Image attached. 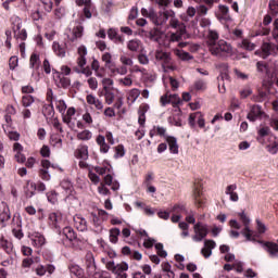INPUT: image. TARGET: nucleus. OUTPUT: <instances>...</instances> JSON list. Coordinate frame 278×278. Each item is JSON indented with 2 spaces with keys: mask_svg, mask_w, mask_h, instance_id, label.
<instances>
[{
  "mask_svg": "<svg viewBox=\"0 0 278 278\" xmlns=\"http://www.w3.org/2000/svg\"><path fill=\"white\" fill-rule=\"evenodd\" d=\"M141 15L149 18L156 27H162V25H166V23H168V27H179V18H177V13H175V11L172 9H164L157 13L153 8H142Z\"/></svg>",
  "mask_w": 278,
  "mask_h": 278,
  "instance_id": "1",
  "label": "nucleus"
},
{
  "mask_svg": "<svg viewBox=\"0 0 278 278\" xmlns=\"http://www.w3.org/2000/svg\"><path fill=\"white\" fill-rule=\"evenodd\" d=\"M102 86L104 90V101L106 105H112L115 110H121L125 103V94L121 89L110 86H114V79L112 78H103Z\"/></svg>",
  "mask_w": 278,
  "mask_h": 278,
  "instance_id": "2",
  "label": "nucleus"
},
{
  "mask_svg": "<svg viewBox=\"0 0 278 278\" xmlns=\"http://www.w3.org/2000/svg\"><path fill=\"white\" fill-rule=\"evenodd\" d=\"M210 51L212 55H232L233 47H231V43L220 39L216 43H212Z\"/></svg>",
  "mask_w": 278,
  "mask_h": 278,
  "instance_id": "3",
  "label": "nucleus"
},
{
  "mask_svg": "<svg viewBox=\"0 0 278 278\" xmlns=\"http://www.w3.org/2000/svg\"><path fill=\"white\" fill-rule=\"evenodd\" d=\"M239 217L244 227L241 230V236H243L248 242H255V231L249 227V225H251V218H249L244 212L239 213Z\"/></svg>",
  "mask_w": 278,
  "mask_h": 278,
  "instance_id": "4",
  "label": "nucleus"
},
{
  "mask_svg": "<svg viewBox=\"0 0 278 278\" xmlns=\"http://www.w3.org/2000/svg\"><path fill=\"white\" fill-rule=\"evenodd\" d=\"M101 60L104 62L105 68L110 71L113 77H116V73L124 74L126 71L125 67L116 66V63L112 61V53L110 52H104L101 56Z\"/></svg>",
  "mask_w": 278,
  "mask_h": 278,
  "instance_id": "5",
  "label": "nucleus"
},
{
  "mask_svg": "<svg viewBox=\"0 0 278 278\" xmlns=\"http://www.w3.org/2000/svg\"><path fill=\"white\" fill-rule=\"evenodd\" d=\"M155 60L162 62L165 71H177V66L172 64L173 59L170 58V53L164 52L163 50H156Z\"/></svg>",
  "mask_w": 278,
  "mask_h": 278,
  "instance_id": "6",
  "label": "nucleus"
},
{
  "mask_svg": "<svg viewBox=\"0 0 278 278\" xmlns=\"http://www.w3.org/2000/svg\"><path fill=\"white\" fill-rule=\"evenodd\" d=\"M11 23L13 25L14 37L20 40H26L27 39V30H25V28H23V21H21V17L13 15L11 17Z\"/></svg>",
  "mask_w": 278,
  "mask_h": 278,
  "instance_id": "7",
  "label": "nucleus"
},
{
  "mask_svg": "<svg viewBox=\"0 0 278 278\" xmlns=\"http://www.w3.org/2000/svg\"><path fill=\"white\" fill-rule=\"evenodd\" d=\"M61 188L65 191L67 197L65 198L66 203H70V205H77L79 201L75 197V188L73 187V182L70 180H63L61 182Z\"/></svg>",
  "mask_w": 278,
  "mask_h": 278,
  "instance_id": "8",
  "label": "nucleus"
},
{
  "mask_svg": "<svg viewBox=\"0 0 278 278\" xmlns=\"http://www.w3.org/2000/svg\"><path fill=\"white\" fill-rule=\"evenodd\" d=\"M193 231H194V235L192 236L193 242H202L203 239L207 237V233L210 230L207 229V225L203 223H197L193 226Z\"/></svg>",
  "mask_w": 278,
  "mask_h": 278,
  "instance_id": "9",
  "label": "nucleus"
},
{
  "mask_svg": "<svg viewBox=\"0 0 278 278\" xmlns=\"http://www.w3.org/2000/svg\"><path fill=\"white\" fill-rule=\"evenodd\" d=\"M59 236L62 238V242L65 244V247H68L70 242H75V240H77V233L72 227L63 228Z\"/></svg>",
  "mask_w": 278,
  "mask_h": 278,
  "instance_id": "10",
  "label": "nucleus"
},
{
  "mask_svg": "<svg viewBox=\"0 0 278 278\" xmlns=\"http://www.w3.org/2000/svg\"><path fill=\"white\" fill-rule=\"evenodd\" d=\"M172 29H177V31L169 34L168 42H181L184 34H186V25L178 20V26L172 27Z\"/></svg>",
  "mask_w": 278,
  "mask_h": 278,
  "instance_id": "11",
  "label": "nucleus"
},
{
  "mask_svg": "<svg viewBox=\"0 0 278 278\" xmlns=\"http://www.w3.org/2000/svg\"><path fill=\"white\" fill-rule=\"evenodd\" d=\"M87 55H88V48L84 45L79 46L76 52V63L78 68H84V66L88 64V60L86 59Z\"/></svg>",
  "mask_w": 278,
  "mask_h": 278,
  "instance_id": "12",
  "label": "nucleus"
},
{
  "mask_svg": "<svg viewBox=\"0 0 278 278\" xmlns=\"http://www.w3.org/2000/svg\"><path fill=\"white\" fill-rule=\"evenodd\" d=\"M106 269L111 270L113 275H123L125 271L129 270V265L127 263L114 264V261H109L106 263Z\"/></svg>",
  "mask_w": 278,
  "mask_h": 278,
  "instance_id": "13",
  "label": "nucleus"
},
{
  "mask_svg": "<svg viewBox=\"0 0 278 278\" xmlns=\"http://www.w3.org/2000/svg\"><path fill=\"white\" fill-rule=\"evenodd\" d=\"M76 110L75 108L71 106L67 109L66 112H64L62 114V121L65 125H67V127L70 129H72V131H74L75 129V119L73 118V116L76 114Z\"/></svg>",
  "mask_w": 278,
  "mask_h": 278,
  "instance_id": "14",
  "label": "nucleus"
},
{
  "mask_svg": "<svg viewBox=\"0 0 278 278\" xmlns=\"http://www.w3.org/2000/svg\"><path fill=\"white\" fill-rule=\"evenodd\" d=\"M29 66L33 68L31 77L35 81H38L40 79V73L38 72V68H40V56L38 54H31Z\"/></svg>",
  "mask_w": 278,
  "mask_h": 278,
  "instance_id": "15",
  "label": "nucleus"
},
{
  "mask_svg": "<svg viewBox=\"0 0 278 278\" xmlns=\"http://www.w3.org/2000/svg\"><path fill=\"white\" fill-rule=\"evenodd\" d=\"M53 79H54L55 86H58V88H68L71 86V78L65 77L60 72L53 73Z\"/></svg>",
  "mask_w": 278,
  "mask_h": 278,
  "instance_id": "16",
  "label": "nucleus"
},
{
  "mask_svg": "<svg viewBox=\"0 0 278 278\" xmlns=\"http://www.w3.org/2000/svg\"><path fill=\"white\" fill-rule=\"evenodd\" d=\"M24 148L23 144L20 142H15L13 144V153H14V159L18 164H25L27 162V157H25V154H23Z\"/></svg>",
  "mask_w": 278,
  "mask_h": 278,
  "instance_id": "17",
  "label": "nucleus"
},
{
  "mask_svg": "<svg viewBox=\"0 0 278 278\" xmlns=\"http://www.w3.org/2000/svg\"><path fill=\"white\" fill-rule=\"evenodd\" d=\"M86 266L89 277L97 275V265L94 264V255L91 252L86 254Z\"/></svg>",
  "mask_w": 278,
  "mask_h": 278,
  "instance_id": "18",
  "label": "nucleus"
},
{
  "mask_svg": "<svg viewBox=\"0 0 278 278\" xmlns=\"http://www.w3.org/2000/svg\"><path fill=\"white\" fill-rule=\"evenodd\" d=\"M42 168L40 169V177L43 181H49L51 179V175L49 174V168H58V165H51L49 160L41 161Z\"/></svg>",
  "mask_w": 278,
  "mask_h": 278,
  "instance_id": "19",
  "label": "nucleus"
},
{
  "mask_svg": "<svg viewBox=\"0 0 278 278\" xmlns=\"http://www.w3.org/2000/svg\"><path fill=\"white\" fill-rule=\"evenodd\" d=\"M119 62L122 65L117 66V68H125V72H124V74L116 73V75L125 76L129 72L127 70V66H134V59L129 58V55H127V54H122V55H119Z\"/></svg>",
  "mask_w": 278,
  "mask_h": 278,
  "instance_id": "20",
  "label": "nucleus"
},
{
  "mask_svg": "<svg viewBox=\"0 0 278 278\" xmlns=\"http://www.w3.org/2000/svg\"><path fill=\"white\" fill-rule=\"evenodd\" d=\"M126 47L128 51H131V53H140V51H142V49L144 48L140 39L128 40Z\"/></svg>",
  "mask_w": 278,
  "mask_h": 278,
  "instance_id": "21",
  "label": "nucleus"
},
{
  "mask_svg": "<svg viewBox=\"0 0 278 278\" xmlns=\"http://www.w3.org/2000/svg\"><path fill=\"white\" fill-rule=\"evenodd\" d=\"M84 36V26L77 25L75 26L70 33L67 34L68 40L71 42H75L78 38H81Z\"/></svg>",
  "mask_w": 278,
  "mask_h": 278,
  "instance_id": "22",
  "label": "nucleus"
},
{
  "mask_svg": "<svg viewBox=\"0 0 278 278\" xmlns=\"http://www.w3.org/2000/svg\"><path fill=\"white\" fill-rule=\"evenodd\" d=\"M213 249H216V242L214 240H205L204 247L201 250V254L203 257H211Z\"/></svg>",
  "mask_w": 278,
  "mask_h": 278,
  "instance_id": "23",
  "label": "nucleus"
},
{
  "mask_svg": "<svg viewBox=\"0 0 278 278\" xmlns=\"http://www.w3.org/2000/svg\"><path fill=\"white\" fill-rule=\"evenodd\" d=\"M218 10L219 12L217 14V18L219 21H225V23H229V21H231V15H229V7L219 4Z\"/></svg>",
  "mask_w": 278,
  "mask_h": 278,
  "instance_id": "24",
  "label": "nucleus"
},
{
  "mask_svg": "<svg viewBox=\"0 0 278 278\" xmlns=\"http://www.w3.org/2000/svg\"><path fill=\"white\" fill-rule=\"evenodd\" d=\"M170 212L173 213L172 223H179L182 212H186V207L176 204L170 208Z\"/></svg>",
  "mask_w": 278,
  "mask_h": 278,
  "instance_id": "25",
  "label": "nucleus"
},
{
  "mask_svg": "<svg viewBox=\"0 0 278 278\" xmlns=\"http://www.w3.org/2000/svg\"><path fill=\"white\" fill-rule=\"evenodd\" d=\"M74 225L78 231H86L88 229V222L81 215L74 216Z\"/></svg>",
  "mask_w": 278,
  "mask_h": 278,
  "instance_id": "26",
  "label": "nucleus"
},
{
  "mask_svg": "<svg viewBox=\"0 0 278 278\" xmlns=\"http://www.w3.org/2000/svg\"><path fill=\"white\" fill-rule=\"evenodd\" d=\"M260 116H262V106L253 105L251 108V111L248 113L247 118H248V121L255 123V121H257V118H260Z\"/></svg>",
  "mask_w": 278,
  "mask_h": 278,
  "instance_id": "27",
  "label": "nucleus"
},
{
  "mask_svg": "<svg viewBox=\"0 0 278 278\" xmlns=\"http://www.w3.org/2000/svg\"><path fill=\"white\" fill-rule=\"evenodd\" d=\"M265 251L269 254V257L275 258L278 257V244L274 242H265L263 243Z\"/></svg>",
  "mask_w": 278,
  "mask_h": 278,
  "instance_id": "28",
  "label": "nucleus"
},
{
  "mask_svg": "<svg viewBox=\"0 0 278 278\" xmlns=\"http://www.w3.org/2000/svg\"><path fill=\"white\" fill-rule=\"evenodd\" d=\"M166 142L169 147V152L173 153V155L179 154V144L177 143V138L175 137H166Z\"/></svg>",
  "mask_w": 278,
  "mask_h": 278,
  "instance_id": "29",
  "label": "nucleus"
},
{
  "mask_svg": "<svg viewBox=\"0 0 278 278\" xmlns=\"http://www.w3.org/2000/svg\"><path fill=\"white\" fill-rule=\"evenodd\" d=\"M12 218V213H10V206L5 202L1 203V213H0V220L1 223H8Z\"/></svg>",
  "mask_w": 278,
  "mask_h": 278,
  "instance_id": "30",
  "label": "nucleus"
},
{
  "mask_svg": "<svg viewBox=\"0 0 278 278\" xmlns=\"http://www.w3.org/2000/svg\"><path fill=\"white\" fill-rule=\"evenodd\" d=\"M75 157H77V160H88V146L86 144H80L78 146V148L75 151Z\"/></svg>",
  "mask_w": 278,
  "mask_h": 278,
  "instance_id": "31",
  "label": "nucleus"
},
{
  "mask_svg": "<svg viewBox=\"0 0 278 278\" xmlns=\"http://www.w3.org/2000/svg\"><path fill=\"white\" fill-rule=\"evenodd\" d=\"M86 101L89 105H94L96 110H103V101L99 100V98L94 97L93 94H88L86 97Z\"/></svg>",
  "mask_w": 278,
  "mask_h": 278,
  "instance_id": "32",
  "label": "nucleus"
},
{
  "mask_svg": "<svg viewBox=\"0 0 278 278\" xmlns=\"http://www.w3.org/2000/svg\"><path fill=\"white\" fill-rule=\"evenodd\" d=\"M49 220H50V225L55 227V229H59V227H62V214L50 213Z\"/></svg>",
  "mask_w": 278,
  "mask_h": 278,
  "instance_id": "33",
  "label": "nucleus"
},
{
  "mask_svg": "<svg viewBox=\"0 0 278 278\" xmlns=\"http://www.w3.org/2000/svg\"><path fill=\"white\" fill-rule=\"evenodd\" d=\"M202 194H203V192L201 191V185H194L193 198H194V201H195V205L198 207H201L203 205V199H201Z\"/></svg>",
  "mask_w": 278,
  "mask_h": 278,
  "instance_id": "34",
  "label": "nucleus"
},
{
  "mask_svg": "<svg viewBox=\"0 0 278 278\" xmlns=\"http://www.w3.org/2000/svg\"><path fill=\"white\" fill-rule=\"evenodd\" d=\"M238 186L236 185H229L226 188V194L230 195V201H232L233 203H238V201L240 200V198L238 197V192H236Z\"/></svg>",
  "mask_w": 278,
  "mask_h": 278,
  "instance_id": "35",
  "label": "nucleus"
},
{
  "mask_svg": "<svg viewBox=\"0 0 278 278\" xmlns=\"http://www.w3.org/2000/svg\"><path fill=\"white\" fill-rule=\"evenodd\" d=\"M30 240H31V244L33 247H42V244H45V236H42L39 232H34L33 235H30Z\"/></svg>",
  "mask_w": 278,
  "mask_h": 278,
  "instance_id": "36",
  "label": "nucleus"
},
{
  "mask_svg": "<svg viewBox=\"0 0 278 278\" xmlns=\"http://www.w3.org/2000/svg\"><path fill=\"white\" fill-rule=\"evenodd\" d=\"M52 50L58 58H66V49L62 47L58 41L52 45Z\"/></svg>",
  "mask_w": 278,
  "mask_h": 278,
  "instance_id": "37",
  "label": "nucleus"
},
{
  "mask_svg": "<svg viewBox=\"0 0 278 278\" xmlns=\"http://www.w3.org/2000/svg\"><path fill=\"white\" fill-rule=\"evenodd\" d=\"M197 9L194 7H188L186 14L187 15H181L180 18L181 21H184L185 23H188V21H190V18H194V16H197Z\"/></svg>",
  "mask_w": 278,
  "mask_h": 278,
  "instance_id": "38",
  "label": "nucleus"
},
{
  "mask_svg": "<svg viewBox=\"0 0 278 278\" xmlns=\"http://www.w3.org/2000/svg\"><path fill=\"white\" fill-rule=\"evenodd\" d=\"M104 186H111V189L113 190H118V188H121V185L118 184V181L113 180L112 175L108 174L104 177Z\"/></svg>",
  "mask_w": 278,
  "mask_h": 278,
  "instance_id": "39",
  "label": "nucleus"
},
{
  "mask_svg": "<svg viewBox=\"0 0 278 278\" xmlns=\"http://www.w3.org/2000/svg\"><path fill=\"white\" fill-rule=\"evenodd\" d=\"M77 140H83L84 142H88V140H92V131L85 129L79 131L76 135Z\"/></svg>",
  "mask_w": 278,
  "mask_h": 278,
  "instance_id": "40",
  "label": "nucleus"
},
{
  "mask_svg": "<svg viewBox=\"0 0 278 278\" xmlns=\"http://www.w3.org/2000/svg\"><path fill=\"white\" fill-rule=\"evenodd\" d=\"M218 68L220 71V76L218 77V79L222 80H228L229 79V65H227L226 63L219 64Z\"/></svg>",
  "mask_w": 278,
  "mask_h": 278,
  "instance_id": "41",
  "label": "nucleus"
},
{
  "mask_svg": "<svg viewBox=\"0 0 278 278\" xmlns=\"http://www.w3.org/2000/svg\"><path fill=\"white\" fill-rule=\"evenodd\" d=\"M138 97H140V90L137 88L130 89L127 92V100L130 103H136V101H138Z\"/></svg>",
  "mask_w": 278,
  "mask_h": 278,
  "instance_id": "42",
  "label": "nucleus"
},
{
  "mask_svg": "<svg viewBox=\"0 0 278 278\" xmlns=\"http://www.w3.org/2000/svg\"><path fill=\"white\" fill-rule=\"evenodd\" d=\"M174 53L176 56L179 58V60H182V62H188L193 59V56L190 55V53H188L184 50L176 49V50H174Z\"/></svg>",
  "mask_w": 278,
  "mask_h": 278,
  "instance_id": "43",
  "label": "nucleus"
},
{
  "mask_svg": "<svg viewBox=\"0 0 278 278\" xmlns=\"http://www.w3.org/2000/svg\"><path fill=\"white\" fill-rule=\"evenodd\" d=\"M151 40H154L159 45H162V38H166V35H164L162 31L154 29L150 33Z\"/></svg>",
  "mask_w": 278,
  "mask_h": 278,
  "instance_id": "44",
  "label": "nucleus"
},
{
  "mask_svg": "<svg viewBox=\"0 0 278 278\" xmlns=\"http://www.w3.org/2000/svg\"><path fill=\"white\" fill-rule=\"evenodd\" d=\"M70 273L77 278H86V276L84 275V270L78 265H71Z\"/></svg>",
  "mask_w": 278,
  "mask_h": 278,
  "instance_id": "45",
  "label": "nucleus"
},
{
  "mask_svg": "<svg viewBox=\"0 0 278 278\" xmlns=\"http://www.w3.org/2000/svg\"><path fill=\"white\" fill-rule=\"evenodd\" d=\"M117 83L119 86H125L126 88H131V86H134V79L131 78V75H127L124 78L117 79Z\"/></svg>",
  "mask_w": 278,
  "mask_h": 278,
  "instance_id": "46",
  "label": "nucleus"
},
{
  "mask_svg": "<svg viewBox=\"0 0 278 278\" xmlns=\"http://www.w3.org/2000/svg\"><path fill=\"white\" fill-rule=\"evenodd\" d=\"M118 236H121V229L112 228L110 230V242L116 244V242H118Z\"/></svg>",
  "mask_w": 278,
  "mask_h": 278,
  "instance_id": "47",
  "label": "nucleus"
},
{
  "mask_svg": "<svg viewBox=\"0 0 278 278\" xmlns=\"http://www.w3.org/2000/svg\"><path fill=\"white\" fill-rule=\"evenodd\" d=\"M53 102H54V105H55L58 112H60L61 115L64 112H66L67 106H66V102H64V100L54 99Z\"/></svg>",
  "mask_w": 278,
  "mask_h": 278,
  "instance_id": "48",
  "label": "nucleus"
},
{
  "mask_svg": "<svg viewBox=\"0 0 278 278\" xmlns=\"http://www.w3.org/2000/svg\"><path fill=\"white\" fill-rule=\"evenodd\" d=\"M218 41V33L216 30H208V47L216 45Z\"/></svg>",
  "mask_w": 278,
  "mask_h": 278,
  "instance_id": "49",
  "label": "nucleus"
},
{
  "mask_svg": "<svg viewBox=\"0 0 278 278\" xmlns=\"http://www.w3.org/2000/svg\"><path fill=\"white\" fill-rule=\"evenodd\" d=\"M262 58L266 59L267 55H270V52L273 51V45L268 42H264L262 45Z\"/></svg>",
  "mask_w": 278,
  "mask_h": 278,
  "instance_id": "50",
  "label": "nucleus"
},
{
  "mask_svg": "<svg viewBox=\"0 0 278 278\" xmlns=\"http://www.w3.org/2000/svg\"><path fill=\"white\" fill-rule=\"evenodd\" d=\"M241 49H245V51H255V43L251 42L249 39H243L241 42Z\"/></svg>",
  "mask_w": 278,
  "mask_h": 278,
  "instance_id": "51",
  "label": "nucleus"
},
{
  "mask_svg": "<svg viewBox=\"0 0 278 278\" xmlns=\"http://www.w3.org/2000/svg\"><path fill=\"white\" fill-rule=\"evenodd\" d=\"M50 144L52 147H56L58 149H62V138L58 135H52L50 138Z\"/></svg>",
  "mask_w": 278,
  "mask_h": 278,
  "instance_id": "52",
  "label": "nucleus"
},
{
  "mask_svg": "<svg viewBox=\"0 0 278 278\" xmlns=\"http://www.w3.org/2000/svg\"><path fill=\"white\" fill-rule=\"evenodd\" d=\"M108 36L110 40H118L119 42H123V38L118 37V33L114 28L108 30Z\"/></svg>",
  "mask_w": 278,
  "mask_h": 278,
  "instance_id": "53",
  "label": "nucleus"
},
{
  "mask_svg": "<svg viewBox=\"0 0 278 278\" xmlns=\"http://www.w3.org/2000/svg\"><path fill=\"white\" fill-rule=\"evenodd\" d=\"M125 156V147L123 144H118L115 147V154L114 157L118 160V157H124Z\"/></svg>",
  "mask_w": 278,
  "mask_h": 278,
  "instance_id": "54",
  "label": "nucleus"
},
{
  "mask_svg": "<svg viewBox=\"0 0 278 278\" xmlns=\"http://www.w3.org/2000/svg\"><path fill=\"white\" fill-rule=\"evenodd\" d=\"M199 116H201V112L191 113L189 115L190 127H194V125H197V121H199Z\"/></svg>",
  "mask_w": 278,
  "mask_h": 278,
  "instance_id": "55",
  "label": "nucleus"
},
{
  "mask_svg": "<svg viewBox=\"0 0 278 278\" xmlns=\"http://www.w3.org/2000/svg\"><path fill=\"white\" fill-rule=\"evenodd\" d=\"M47 199L49 203H52V205H55V203H58V193L54 190L49 191L47 193Z\"/></svg>",
  "mask_w": 278,
  "mask_h": 278,
  "instance_id": "56",
  "label": "nucleus"
},
{
  "mask_svg": "<svg viewBox=\"0 0 278 278\" xmlns=\"http://www.w3.org/2000/svg\"><path fill=\"white\" fill-rule=\"evenodd\" d=\"M34 98L31 97V96H29V94H27V96H24L23 98H22V105L24 106V108H29L30 105H33V103H34Z\"/></svg>",
  "mask_w": 278,
  "mask_h": 278,
  "instance_id": "57",
  "label": "nucleus"
},
{
  "mask_svg": "<svg viewBox=\"0 0 278 278\" xmlns=\"http://www.w3.org/2000/svg\"><path fill=\"white\" fill-rule=\"evenodd\" d=\"M169 103L173 104V108H177L181 103V98L178 94H169Z\"/></svg>",
  "mask_w": 278,
  "mask_h": 278,
  "instance_id": "58",
  "label": "nucleus"
},
{
  "mask_svg": "<svg viewBox=\"0 0 278 278\" xmlns=\"http://www.w3.org/2000/svg\"><path fill=\"white\" fill-rule=\"evenodd\" d=\"M156 253L160 257H166L168 253L164 250V244L162 243H156L155 244Z\"/></svg>",
  "mask_w": 278,
  "mask_h": 278,
  "instance_id": "59",
  "label": "nucleus"
},
{
  "mask_svg": "<svg viewBox=\"0 0 278 278\" xmlns=\"http://www.w3.org/2000/svg\"><path fill=\"white\" fill-rule=\"evenodd\" d=\"M210 8L206 7L205 4H200L197 7V12L199 16H205L207 15Z\"/></svg>",
  "mask_w": 278,
  "mask_h": 278,
  "instance_id": "60",
  "label": "nucleus"
},
{
  "mask_svg": "<svg viewBox=\"0 0 278 278\" xmlns=\"http://www.w3.org/2000/svg\"><path fill=\"white\" fill-rule=\"evenodd\" d=\"M0 247L7 252L10 253L12 251V243L5 239H1Z\"/></svg>",
  "mask_w": 278,
  "mask_h": 278,
  "instance_id": "61",
  "label": "nucleus"
},
{
  "mask_svg": "<svg viewBox=\"0 0 278 278\" xmlns=\"http://www.w3.org/2000/svg\"><path fill=\"white\" fill-rule=\"evenodd\" d=\"M13 235L21 240L23 238V230H21V219H17V228H13Z\"/></svg>",
  "mask_w": 278,
  "mask_h": 278,
  "instance_id": "62",
  "label": "nucleus"
},
{
  "mask_svg": "<svg viewBox=\"0 0 278 278\" xmlns=\"http://www.w3.org/2000/svg\"><path fill=\"white\" fill-rule=\"evenodd\" d=\"M194 90H205L207 88V84L204 80H197L193 85Z\"/></svg>",
  "mask_w": 278,
  "mask_h": 278,
  "instance_id": "63",
  "label": "nucleus"
},
{
  "mask_svg": "<svg viewBox=\"0 0 278 278\" xmlns=\"http://www.w3.org/2000/svg\"><path fill=\"white\" fill-rule=\"evenodd\" d=\"M99 194H102L103 197H108L110 194V189L105 187V184L101 182L98 187Z\"/></svg>",
  "mask_w": 278,
  "mask_h": 278,
  "instance_id": "64",
  "label": "nucleus"
}]
</instances>
